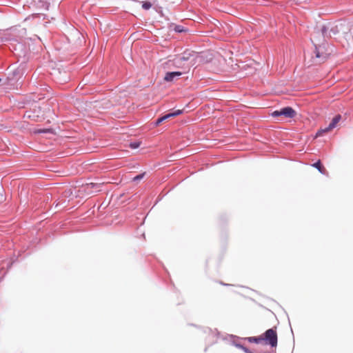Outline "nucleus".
Masks as SVG:
<instances>
[{"instance_id":"nucleus-8","label":"nucleus","mask_w":353,"mask_h":353,"mask_svg":"<svg viewBox=\"0 0 353 353\" xmlns=\"http://www.w3.org/2000/svg\"><path fill=\"white\" fill-rule=\"evenodd\" d=\"M182 113V110H177L173 112H171V113H169V114H167L165 115H164L163 117L165 120L166 119H168L171 117H176L178 115H180Z\"/></svg>"},{"instance_id":"nucleus-7","label":"nucleus","mask_w":353,"mask_h":353,"mask_svg":"<svg viewBox=\"0 0 353 353\" xmlns=\"http://www.w3.org/2000/svg\"><path fill=\"white\" fill-rule=\"evenodd\" d=\"M313 167L316 168V169H318V170L321 173V174H325L326 173V170L325 168L321 165V161H318L317 162L314 163L313 165H312Z\"/></svg>"},{"instance_id":"nucleus-13","label":"nucleus","mask_w":353,"mask_h":353,"mask_svg":"<svg viewBox=\"0 0 353 353\" xmlns=\"http://www.w3.org/2000/svg\"><path fill=\"white\" fill-rule=\"evenodd\" d=\"M143 176H144V174H139L133 178V181H135L140 180V179H143Z\"/></svg>"},{"instance_id":"nucleus-10","label":"nucleus","mask_w":353,"mask_h":353,"mask_svg":"<svg viewBox=\"0 0 353 353\" xmlns=\"http://www.w3.org/2000/svg\"><path fill=\"white\" fill-rule=\"evenodd\" d=\"M140 145V143L139 142H134V143H131L130 144V147L132 148V149H136V148H138Z\"/></svg>"},{"instance_id":"nucleus-1","label":"nucleus","mask_w":353,"mask_h":353,"mask_svg":"<svg viewBox=\"0 0 353 353\" xmlns=\"http://www.w3.org/2000/svg\"><path fill=\"white\" fill-rule=\"evenodd\" d=\"M312 52L314 54L312 57L316 62H324L327 57L330 55L332 50L328 46H314L312 49Z\"/></svg>"},{"instance_id":"nucleus-4","label":"nucleus","mask_w":353,"mask_h":353,"mask_svg":"<svg viewBox=\"0 0 353 353\" xmlns=\"http://www.w3.org/2000/svg\"><path fill=\"white\" fill-rule=\"evenodd\" d=\"M341 119V116L340 114L335 116L332 120L331 123L329 124L328 127L324 129H321L317 132L316 137L321 136L323 133L331 131L336 126L337 123L340 121Z\"/></svg>"},{"instance_id":"nucleus-16","label":"nucleus","mask_w":353,"mask_h":353,"mask_svg":"<svg viewBox=\"0 0 353 353\" xmlns=\"http://www.w3.org/2000/svg\"><path fill=\"white\" fill-rule=\"evenodd\" d=\"M326 31H327L326 28H325V26H323V27L322 28V33H323V34H324L325 33V32H326Z\"/></svg>"},{"instance_id":"nucleus-14","label":"nucleus","mask_w":353,"mask_h":353,"mask_svg":"<svg viewBox=\"0 0 353 353\" xmlns=\"http://www.w3.org/2000/svg\"><path fill=\"white\" fill-rule=\"evenodd\" d=\"M163 121H165V119H163V117H161V118H159L157 120V122H156V124L158 125H159L161 122H163Z\"/></svg>"},{"instance_id":"nucleus-2","label":"nucleus","mask_w":353,"mask_h":353,"mask_svg":"<svg viewBox=\"0 0 353 353\" xmlns=\"http://www.w3.org/2000/svg\"><path fill=\"white\" fill-rule=\"evenodd\" d=\"M263 340L265 341L266 343L270 344L272 347H275L277 345V334L275 330L269 329L264 334Z\"/></svg>"},{"instance_id":"nucleus-5","label":"nucleus","mask_w":353,"mask_h":353,"mask_svg":"<svg viewBox=\"0 0 353 353\" xmlns=\"http://www.w3.org/2000/svg\"><path fill=\"white\" fill-rule=\"evenodd\" d=\"M182 74L181 72H167L164 80L166 81H172L176 77H179Z\"/></svg>"},{"instance_id":"nucleus-11","label":"nucleus","mask_w":353,"mask_h":353,"mask_svg":"<svg viewBox=\"0 0 353 353\" xmlns=\"http://www.w3.org/2000/svg\"><path fill=\"white\" fill-rule=\"evenodd\" d=\"M151 6H152V5L149 2L144 3L142 6L143 8H144L145 10H148L149 8H151Z\"/></svg>"},{"instance_id":"nucleus-12","label":"nucleus","mask_w":353,"mask_h":353,"mask_svg":"<svg viewBox=\"0 0 353 353\" xmlns=\"http://www.w3.org/2000/svg\"><path fill=\"white\" fill-rule=\"evenodd\" d=\"M263 340V337H259V338H256V337H254V338H251L250 339V341H254L255 343H259V341Z\"/></svg>"},{"instance_id":"nucleus-3","label":"nucleus","mask_w":353,"mask_h":353,"mask_svg":"<svg viewBox=\"0 0 353 353\" xmlns=\"http://www.w3.org/2000/svg\"><path fill=\"white\" fill-rule=\"evenodd\" d=\"M296 113L295 110L291 107H285L280 110L274 111L272 113V116L274 117L279 116H284L285 118H293L296 116Z\"/></svg>"},{"instance_id":"nucleus-6","label":"nucleus","mask_w":353,"mask_h":353,"mask_svg":"<svg viewBox=\"0 0 353 353\" xmlns=\"http://www.w3.org/2000/svg\"><path fill=\"white\" fill-rule=\"evenodd\" d=\"M99 184H97V183H87L85 187H84V189H85V191H87L88 192H92V189H97L96 190V192H98L99 191V190L98 189L99 188Z\"/></svg>"},{"instance_id":"nucleus-15","label":"nucleus","mask_w":353,"mask_h":353,"mask_svg":"<svg viewBox=\"0 0 353 353\" xmlns=\"http://www.w3.org/2000/svg\"><path fill=\"white\" fill-rule=\"evenodd\" d=\"M47 131H48V130H38L37 131H35V132L37 133H41V132H46Z\"/></svg>"},{"instance_id":"nucleus-9","label":"nucleus","mask_w":353,"mask_h":353,"mask_svg":"<svg viewBox=\"0 0 353 353\" xmlns=\"http://www.w3.org/2000/svg\"><path fill=\"white\" fill-rule=\"evenodd\" d=\"M174 30L176 32H183L186 31V29L183 26H182L176 25L174 27Z\"/></svg>"}]
</instances>
